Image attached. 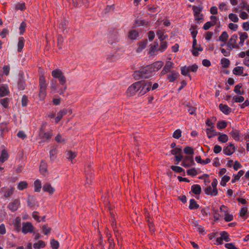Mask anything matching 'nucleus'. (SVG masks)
<instances>
[{"instance_id": "obj_11", "label": "nucleus", "mask_w": 249, "mask_h": 249, "mask_svg": "<svg viewBox=\"0 0 249 249\" xmlns=\"http://www.w3.org/2000/svg\"><path fill=\"white\" fill-rule=\"evenodd\" d=\"M48 165L47 162L44 160H42L40 164L39 171L40 173L44 176H46L48 173Z\"/></svg>"}, {"instance_id": "obj_26", "label": "nucleus", "mask_w": 249, "mask_h": 249, "mask_svg": "<svg viewBox=\"0 0 249 249\" xmlns=\"http://www.w3.org/2000/svg\"><path fill=\"white\" fill-rule=\"evenodd\" d=\"M20 222H21V219L18 216L16 218L15 222L14 223L15 229L17 231H19L20 230V227H21Z\"/></svg>"}, {"instance_id": "obj_20", "label": "nucleus", "mask_w": 249, "mask_h": 249, "mask_svg": "<svg viewBox=\"0 0 249 249\" xmlns=\"http://www.w3.org/2000/svg\"><path fill=\"white\" fill-rule=\"evenodd\" d=\"M191 191L195 195H199L201 192V188L199 185L194 184L191 187Z\"/></svg>"}, {"instance_id": "obj_23", "label": "nucleus", "mask_w": 249, "mask_h": 249, "mask_svg": "<svg viewBox=\"0 0 249 249\" xmlns=\"http://www.w3.org/2000/svg\"><path fill=\"white\" fill-rule=\"evenodd\" d=\"M147 43V40H143L140 42L138 44V47L137 49V52L139 53L141 52L142 50H143L146 47Z\"/></svg>"}, {"instance_id": "obj_6", "label": "nucleus", "mask_w": 249, "mask_h": 249, "mask_svg": "<svg viewBox=\"0 0 249 249\" xmlns=\"http://www.w3.org/2000/svg\"><path fill=\"white\" fill-rule=\"evenodd\" d=\"M195 163L194 162L193 157L188 156H185L184 158H183L181 165L184 167L187 168L195 165Z\"/></svg>"}, {"instance_id": "obj_15", "label": "nucleus", "mask_w": 249, "mask_h": 249, "mask_svg": "<svg viewBox=\"0 0 249 249\" xmlns=\"http://www.w3.org/2000/svg\"><path fill=\"white\" fill-rule=\"evenodd\" d=\"M173 63L171 61H167L166 62L165 65L164 66L163 70L161 71V74L162 75L165 74L166 73L169 72L170 71L171 68L173 67Z\"/></svg>"}, {"instance_id": "obj_50", "label": "nucleus", "mask_w": 249, "mask_h": 249, "mask_svg": "<svg viewBox=\"0 0 249 249\" xmlns=\"http://www.w3.org/2000/svg\"><path fill=\"white\" fill-rule=\"evenodd\" d=\"M217 181L216 178H214L213 179V182H212V186L213 188V193L214 194H218V190L217 189Z\"/></svg>"}, {"instance_id": "obj_7", "label": "nucleus", "mask_w": 249, "mask_h": 249, "mask_svg": "<svg viewBox=\"0 0 249 249\" xmlns=\"http://www.w3.org/2000/svg\"><path fill=\"white\" fill-rule=\"evenodd\" d=\"M238 36L235 34L232 35L230 38L227 44V46L230 48L231 50L233 48H239V46L236 44V40Z\"/></svg>"}, {"instance_id": "obj_59", "label": "nucleus", "mask_w": 249, "mask_h": 249, "mask_svg": "<svg viewBox=\"0 0 249 249\" xmlns=\"http://www.w3.org/2000/svg\"><path fill=\"white\" fill-rule=\"evenodd\" d=\"M187 173L188 175L192 176H195L197 174V171L195 168L188 169L187 171Z\"/></svg>"}, {"instance_id": "obj_19", "label": "nucleus", "mask_w": 249, "mask_h": 249, "mask_svg": "<svg viewBox=\"0 0 249 249\" xmlns=\"http://www.w3.org/2000/svg\"><path fill=\"white\" fill-rule=\"evenodd\" d=\"M9 155L7 151L4 149L1 151V155L0 156V161L3 163L7 160Z\"/></svg>"}, {"instance_id": "obj_52", "label": "nucleus", "mask_w": 249, "mask_h": 249, "mask_svg": "<svg viewBox=\"0 0 249 249\" xmlns=\"http://www.w3.org/2000/svg\"><path fill=\"white\" fill-rule=\"evenodd\" d=\"M182 134V131L180 129H177L175 130L173 134V137L176 139H178L181 137Z\"/></svg>"}, {"instance_id": "obj_24", "label": "nucleus", "mask_w": 249, "mask_h": 249, "mask_svg": "<svg viewBox=\"0 0 249 249\" xmlns=\"http://www.w3.org/2000/svg\"><path fill=\"white\" fill-rule=\"evenodd\" d=\"M25 40L23 37H20L18 38V52H21L24 46Z\"/></svg>"}, {"instance_id": "obj_31", "label": "nucleus", "mask_w": 249, "mask_h": 249, "mask_svg": "<svg viewBox=\"0 0 249 249\" xmlns=\"http://www.w3.org/2000/svg\"><path fill=\"white\" fill-rule=\"evenodd\" d=\"M58 88V84L57 81L54 79L51 80L50 82V89L53 92L55 91Z\"/></svg>"}, {"instance_id": "obj_27", "label": "nucleus", "mask_w": 249, "mask_h": 249, "mask_svg": "<svg viewBox=\"0 0 249 249\" xmlns=\"http://www.w3.org/2000/svg\"><path fill=\"white\" fill-rule=\"evenodd\" d=\"M39 136L41 139H45L49 141L52 136V132H43V133L39 134Z\"/></svg>"}, {"instance_id": "obj_25", "label": "nucleus", "mask_w": 249, "mask_h": 249, "mask_svg": "<svg viewBox=\"0 0 249 249\" xmlns=\"http://www.w3.org/2000/svg\"><path fill=\"white\" fill-rule=\"evenodd\" d=\"M218 135H219V137L218 138V141L225 143L228 141V136L226 134L218 133Z\"/></svg>"}, {"instance_id": "obj_64", "label": "nucleus", "mask_w": 249, "mask_h": 249, "mask_svg": "<svg viewBox=\"0 0 249 249\" xmlns=\"http://www.w3.org/2000/svg\"><path fill=\"white\" fill-rule=\"evenodd\" d=\"M161 41V42L160 43V46L159 48V50L162 52L164 51L167 48V43L166 41Z\"/></svg>"}, {"instance_id": "obj_57", "label": "nucleus", "mask_w": 249, "mask_h": 249, "mask_svg": "<svg viewBox=\"0 0 249 249\" xmlns=\"http://www.w3.org/2000/svg\"><path fill=\"white\" fill-rule=\"evenodd\" d=\"M184 152L186 154L193 155L194 153V149L190 146H187L183 149Z\"/></svg>"}, {"instance_id": "obj_12", "label": "nucleus", "mask_w": 249, "mask_h": 249, "mask_svg": "<svg viewBox=\"0 0 249 249\" xmlns=\"http://www.w3.org/2000/svg\"><path fill=\"white\" fill-rule=\"evenodd\" d=\"M68 112V109L64 108L60 110L57 113V116L55 118V122L57 124L60 122L62 117L67 114Z\"/></svg>"}, {"instance_id": "obj_54", "label": "nucleus", "mask_w": 249, "mask_h": 249, "mask_svg": "<svg viewBox=\"0 0 249 249\" xmlns=\"http://www.w3.org/2000/svg\"><path fill=\"white\" fill-rule=\"evenodd\" d=\"M205 193L208 195H211V196H215L217 194H213V189L212 190V187L209 186L207 187L206 189L204 190Z\"/></svg>"}, {"instance_id": "obj_22", "label": "nucleus", "mask_w": 249, "mask_h": 249, "mask_svg": "<svg viewBox=\"0 0 249 249\" xmlns=\"http://www.w3.org/2000/svg\"><path fill=\"white\" fill-rule=\"evenodd\" d=\"M36 197L33 196H29L27 198V203L30 207H33L36 205Z\"/></svg>"}, {"instance_id": "obj_41", "label": "nucleus", "mask_w": 249, "mask_h": 249, "mask_svg": "<svg viewBox=\"0 0 249 249\" xmlns=\"http://www.w3.org/2000/svg\"><path fill=\"white\" fill-rule=\"evenodd\" d=\"M197 34V31H192L191 35L192 36V37L193 38V49H196V36Z\"/></svg>"}, {"instance_id": "obj_42", "label": "nucleus", "mask_w": 249, "mask_h": 249, "mask_svg": "<svg viewBox=\"0 0 249 249\" xmlns=\"http://www.w3.org/2000/svg\"><path fill=\"white\" fill-rule=\"evenodd\" d=\"M244 174V171L243 170H240L238 174L234 176V178L232 179L231 182L234 183L236 181L238 180L240 177L242 176Z\"/></svg>"}, {"instance_id": "obj_58", "label": "nucleus", "mask_w": 249, "mask_h": 249, "mask_svg": "<svg viewBox=\"0 0 249 249\" xmlns=\"http://www.w3.org/2000/svg\"><path fill=\"white\" fill-rule=\"evenodd\" d=\"M171 169L177 173H181L182 171L184 172V170L183 168L178 166L172 165L171 166Z\"/></svg>"}, {"instance_id": "obj_48", "label": "nucleus", "mask_w": 249, "mask_h": 249, "mask_svg": "<svg viewBox=\"0 0 249 249\" xmlns=\"http://www.w3.org/2000/svg\"><path fill=\"white\" fill-rule=\"evenodd\" d=\"M50 244L52 249H58L59 246V242L53 239L51 240Z\"/></svg>"}, {"instance_id": "obj_44", "label": "nucleus", "mask_w": 249, "mask_h": 249, "mask_svg": "<svg viewBox=\"0 0 249 249\" xmlns=\"http://www.w3.org/2000/svg\"><path fill=\"white\" fill-rule=\"evenodd\" d=\"M242 84H239L236 85L234 87V91L236 93L239 94V95L243 94L244 93V91L243 90L242 91H241L240 90V89L242 88Z\"/></svg>"}, {"instance_id": "obj_63", "label": "nucleus", "mask_w": 249, "mask_h": 249, "mask_svg": "<svg viewBox=\"0 0 249 249\" xmlns=\"http://www.w3.org/2000/svg\"><path fill=\"white\" fill-rule=\"evenodd\" d=\"M13 191H14V189L13 187H11L10 188H9L8 189H7V191L4 194V196L5 198L9 197L13 194Z\"/></svg>"}, {"instance_id": "obj_30", "label": "nucleus", "mask_w": 249, "mask_h": 249, "mask_svg": "<svg viewBox=\"0 0 249 249\" xmlns=\"http://www.w3.org/2000/svg\"><path fill=\"white\" fill-rule=\"evenodd\" d=\"M139 36V33L136 30H131L129 33V38L131 39H136Z\"/></svg>"}, {"instance_id": "obj_36", "label": "nucleus", "mask_w": 249, "mask_h": 249, "mask_svg": "<svg viewBox=\"0 0 249 249\" xmlns=\"http://www.w3.org/2000/svg\"><path fill=\"white\" fill-rule=\"evenodd\" d=\"M229 35L227 32L224 31L219 37V40L226 42L228 39Z\"/></svg>"}, {"instance_id": "obj_61", "label": "nucleus", "mask_w": 249, "mask_h": 249, "mask_svg": "<svg viewBox=\"0 0 249 249\" xmlns=\"http://www.w3.org/2000/svg\"><path fill=\"white\" fill-rule=\"evenodd\" d=\"M229 18L234 22H237L239 19L238 17L235 14L233 13L229 14Z\"/></svg>"}, {"instance_id": "obj_46", "label": "nucleus", "mask_w": 249, "mask_h": 249, "mask_svg": "<svg viewBox=\"0 0 249 249\" xmlns=\"http://www.w3.org/2000/svg\"><path fill=\"white\" fill-rule=\"evenodd\" d=\"M28 187V183L26 181H21L20 182L18 185V188L19 190H23Z\"/></svg>"}, {"instance_id": "obj_2", "label": "nucleus", "mask_w": 249, "mask_h": 249, "mask_svg": "<svg viewBox=\"0 0 249 249\" xmlns=\"http://www.w3.org/2000/svg\"><path fill=\"white\" fill-rule=\"evenodd\" d=\"M39 92L38 94L39 98L40 100H43L46 95V89H47V84L45 78V77L41 75L39 77Z\"/></svg>"}, {"instance_id": "obj_28", "label": "nucleus", "mask_w": 249, "mask_h": 249, "mask_svg": "<svg viewBox=\"0 0 249 249\" xmlns=\"http://www.w3.org/2000/svg\"><path fill=\"white\" fill-rule=\"evenodd\" d=\"M179 75L178 72H174L168 75L167 79L170 82H174Z\"/></svg>"}, {"instance_id": "obj_40", "label": "nucleus", "mask_w": 249, "mask_h": 249, "mask_svg": "<svg viewBox=\"0 0 249 249\" xmlns=\"http://www.w3.org/2000/svg\"><path fill=\"white\" fill-rule=\"evenodd\" d=\"M181 73L183 75L189 76L190 79H191V76L189 74V70L188 69V67L186 66L182 67L181 68Z\"/></svg>"}, {"instance_id": "obj_8", "label": "nucleus", "mask_w": 249, "mask_h": 249, "mask_svg": "<svg viewBox=\"0 0 249 249\" xmlns=\"http://www.w3.org/2000/svg\"><path fill=\"white\" fill-rule=\"evenodd\" d=\"M34 227L31 223L29 222H23L22 223V232L24 234L28 232H32Z\"/></svg>"}, {"instance_id": "obj_53", "label": "nucleus", "mask_w": 249, "mask_h": 249, "mask_svg": "<svg viewBox=\"0 0 249 249\" xmlns=\"http://www.w3.org/2000/svg\"><path fill=\"white\" fill-rule=\"evenodd\" d=\"M220 234L221 237L223 238V240H224L226 242H229L231 241V239L229 237L227 232L223 231L221 232Z\"/></svg>"}, {"instance_id": "obj_47", "label": "nucleus", "mask_w": 249, "mask_h": 249, "mask_svg": "<svg viewBox=\"0 0 249 249\" xmlns=\"http://www.w3.org/2000/svg\"><path fill=\"white\" fill-rule=\"evenodd\" d=\"M9 99L8 98H4L0 100V104L5 108H8Z\"/></svg>"}, {"instance_id": "obj_62", "label": "nucleus", "mask_w": 249, "mask_h": 249, "mask_svg": "<svg viewBox=\"0 0 249 249\" xmlns=\"http://www.w3.org/2000/svg\"><path fill=\"white\" fill-rule=\"evenodd\" d=\"M244 101V97L242 96H240L239 97L234 96L233 97L232 101L233 102L236 103H242Z\"/></svg>"}, {"instance_id": "obj_4", "label": "nucleus", "mask_w": 249, "mask_h": 249, "mask_svg": "<svg viewBox=\"0 0 249 249\" xmlns=\"http://www.w3.org/2000/svg\"><path fill=\"white\" fill-rule=\"evenodd\" d=\"M141 83L138 81L131 85L127 89V93L130 96L134 95L141 88Z\"/></svg>"}, {"instance_id": "obj_39", "label": "nucleus", "mask_w": 249, "mask_h": 249, "mask_svg": "<svg viewBox=\"0 0 249 249\" xmlns=\"http://www.w3.org/2000/svg\"><path fill=\"white\" fill-rule=\"evenodd\" d=\"M18 88L19 90H24L25 88L26 84L22 78H20L18 83Z\"/></svg>"}, {"instance_id": "obj_35", "label": "nucleus", "mask_w": 249, "mask_h": 249, "mask_svg": "<svg viewBox=\"0 0 249 249\" xmlns=\"http://www.w3.org/2000/svg\"><path fill=\"white\" fill-rule=\"evenodd\" d=\"M240 36V42L239 44L242 46L244 44V42L245 41V40L248 37V34L246 32H244L243 33H239Z\"/></svg>"}, {"instance_id": "obj_60", "label": "nucleus", "mask_w": 249, "mask_h": 249, "mask_svg": "<svg viewBox=\"0 0 249 249\" xmlns=\"http://www.w3.org/2000/svg\"><path fill=\"white\" fill-rule=\"evenodd\" d=\"M202 8L197 7L196 6H193V10L194 12V16L196 17V16H198L200 15V12L202 10Z\"/></svg>"}, {"instance_id": "obj_55", "label": "nucleus", "mask_w": 249, "mask_h": 249, "mask_svg": "<svg viewBox=\"0 0 249 249\" xmlns=\"http://www.w3.org/2000/svg\"><path fill=\"white\" fill-rule=\"evenodd\" d=\"M230 179V177L228 176H224L221 179L220 182V185L222 186H225L226 183L228 182Z\"/></svg>"}, {"instance_id": "obj_21", "label": "nucleus", "mask_w": 249, "mask_h": 249, "mask_svg": "<svg viewBox=\"0 0 249 249\" xmlns=\"http://www.w3.org/2000/svg\"><path fill=\"white\" fill-rule=\"evenodd\" d=\"M9 93V91L7 86H3L0 87V97L6 96Z\"/></svg>"}, {"instance_id": "obj_29", "label": "nucleus", "mask_w": 249, "mask_h": 249, "mask_svg": "<svg viewBox=\"0 0 249 249\" xmlns=\"http://www.w3.org/2000/svg\"><path fill=\"white\" fill-rule=\"evenodd\" d=\"M199 205L194 199H191L190 200V205L189 208L191 210L196 209L199 208Z\"/></svg>"}, {"instance_id": "obj_14", "label": "nucleus", "mask_w": 249, "mask_h": 249, "mask_svg": "<svg viewBox=\"0 0 249 249\" xmlns=\"http://www.w3.org/2000/svg\"><path fill=\"white\" fill-rule=\"evenodd\" d=\"M163 62L162 61H156L151 65H149L151 68L152 69V71L154 72L157 71L159 70L162 67Z\"/></svg>"}, {"instance_id": "obj_51", "label": "nucleus", "mask_w": 249, "mask_h": 249, "mask_svg": "<svg viewBox=\"0 0 249 249\" xmlns=\"http://www.w3.org/2000/svg\"><path fill=\"white\" fill-rule=\"evenodd\" d=\"M170 152L172 155L176 156L181 154L182 149L180 147H176L171 150Z\"/></svg>"}, {"instance_id": "obj_16", "label": "nucleus", "mask_w": 249, "mask_h": 249, "mask_svg": "<svg viewBox=\"0 0 249 249\" xmlns=\"http://www.w3.org/2000/svg\"><path fill=\"white\" fill-rule=\"evenodd\" d=\"M219 107L220 110L226 115L229 114L231 111V109L226 105L220 104Z\"/></svg>"}, {"instance_id": "obj_49", "label": "nucleus", "mask_w": 249, "mask_h": 249, "mask_svg": "<svg viewBox=\"0 0 249 249\" xmlns=\"http://www.w3.org/2000/svg\"><path fill=\"white\" fill-rule=\"evenodd\" d=\"M57 153V150L56 148L52 149L50 151V158L51 160H53L56 158V154Z\"/></svg>"}, {"instance_id": "obj_33", "label": "nucleus", "mask_w": 249, "mask_h": 249, "mask_svg": "<svg viewBox=\"0 0 249 249\" xmlns=\"http://www.w3.org/2000/svg\"><path fill=\"white\" fill-rule=\"evenodd\" d=\"M67 158L68 160H72L76 156V153L73 152L71 150H67L66 151Z\"/></svg>"}, {"instance_id": "obj_38", "label": "nucleus", "mask_w": 249, "mask_h": 249, "mask_svg": "<svg viewBox=\"0 0 249 249\" xmlns=\"http://www.w3.org/2000/svg\"><path fill=\"white\" fill-rule=\"evenodd\" d=\"M221 64L222 66V67L225 68H227L230 66V61L227 58H223L221 60Z\"/></svg>"}, {"instance_id": "obj_37", "label": "nucleus", "mask_w": 249, "mask_h": 249, "mask_svg": "<svg viewBox=\"0 0 249 249\" xmlns=\"http://www.w3.org/2000/svg\"><path fill=\"white\" fill-rule=\"evenodd\" d=\"M45 242L42 240H40L38 242L34 244L33 247L35 249H40L45 247Z\"/></svg>"}, {"instance_id": "obj_5", "label": "nucleus", "mask_w": 249, "mask_h": 249, "mask_svg": "<svg viewBox=\"0 0 249 249\" xmlns=\"http://www.w3.org/2000/svg\"><path fill=\"white\" fill-rule=\"evenodd\" d=\"M141 83V88L139 94L141 95L145 94L147 92L149 91L152 86V83L150 82L145 81H140Z\"/></svg>"}, {"instance_id": "obj_1", "label": "nucleus", "mask_w": 249, "mask_h": 249, "mask_svg": "<svg viewBox=\"0 0 249 249\" xmlns=\"http://www.w3.org/2000/svg\"><path fill=\"white\" fill-rule=\"evenodd\" d=\"M149 65L141 69L139 71H134L133 76L135 80L141 78H148L152 75L153 71Z\"/></svg>"}, {"instance_id": "obj_32", "label": "nucleus", "mask_w": 249, "mask_h": 249, "mask_svg": "<svg viewBox=\"0 0 249 249\" xmlns=\"http://www.w3.org/2000/svg\"><path fill=\"white\" fill-rule=\"evenodd\" d=\"M233 73L235 75H241L243 73V67H236L233 70Z\"/></svg>"}, {"instance_id": "obj_43", "label": "nucleus", "mask_w": 249, "mask_h": 249, "mask_svg": "<svg viewBox=\"0 0 249 249\" xmlns=\"http://www.w3.org/2000/svg\"><path fill=\"white\" fill-rule=\"evenodd\" d=\"M215 24V21H208L205 23L203 28L205 30H208L211 27L214 26Z\"/></svg>"}, {"instance_id": "obj_3", "label": "nucleus", "mask_w": 249, "mask_h": 249, "mask_svg": "<svg viewBox=\"0 0 249 249\" xmlns=\"http://www.w3.org/2000/svg\"><path fill=\"white\" fill-rule=\"evenodd\" d=\"M52 75L55 78L58 79L59 84L62 86L64 85L66 82V78L62 71L57 69L52 71Z\"/></svg>"}, {"instance_id": "obj_34", "label": "nucleus", "mask_w": 249, "mask_h": 249, "mask_svg": "<svg viewBox=\"0 0 249 249\" xmlns=\"http://www.w3.org/2000/svg\"><path fill=\"white\" fill-rule=\"evenodd\" d=\"M35 191L39 192L41 188V183L39 179H36L34 182Z\"/></svg>"}, {"instance_id": "obj_17", "label": "nucleus", "mask_w": 249, "mask_h": 249, "mask_svg": "<svg viewBox=\"0 0 249 249\" xmlns=\"http://www.w3.org/2000/svg\"><path fill=\"white\" fill-rule=\"evenodd\" d=\"M206 132L207 137L209 139L218 135V133L216 131V130L214 129V128H207L206 129Z\"/></svg>"}, {"instance_id": "obj_56", "label": "nucleus", "mask_w": 249, "mask_h": 249, "mask_svg": "<svg viewBox=\"0 0 249 249\" xmlns=\"http://www.w3.org/2000/svg\"><path fill=\"white\" fill-rule=\"evenodd\" d=\"M42 229L43 232L45 235H48L49 234L52 230V229L48 227L47 224L43 225L42 227Z\"/></svg>"}, {"instance_id": "obj_10", "label": "nucleus", "mask_w": 249, "mask_h": 249, "mask_svg": "<svg viewBox=\"0 0 249 249\" xmlns=\"http://www.w3.org/2000/svg\"><path fill=\"white\" fill-rule=\"evenodd\" d=\"M235 146L232 143H230L227 146L223 149V153L226 155H231L235 151Z\"/></svg>"}, {"instance_id": "obj_45", "label": "nucleus", "mask_w": 249, "mask_h": 249, "mask_svg": "<svg viewBox=\"0 0 249 249\" xmlns=\"http://www.w3.org/2000/svg\"><path fill=\"white\" fill-rule=\"evenodd\" d=\"M227 123L225 121H219L217 123V127L219 129H224L226 127Z\"/></svg>"}, {"instance_id": "obj_9", "label": "nucleus", "mask_w": 249, "mask_h": 249, "mask_svg": "<svg viewBox=\"0 0 249 249\" xmlns=\"http://www.w3.org/2000/svg\"><path fill=\"white\" fill-rule=\"evenodd\" d=\"M43 191L45 192L48 193L50 195H53L55 192V189L53 188L50 183H45L42 188Z\"/></svg>"}, {"instance_id": "obj_18", "label": "nucleus", "mask_w": 249, "mask_h": 249, "mask_svg": "<svg viewBox=\"0 0 249 249\" xmlns=\"http://www.w3.org/2000/svg\"><path fill=\"white\" fill-rule=\"evenodd\" d=\"M232 137L236 141H239L240 140V131L237 129H232L230 133Z\"/></svg>"}, {"instance_id": "obj_13", "label": "nucleus", "mask_w": 249, "mask_h": 249, "mask_svg": "<svg viewBox=\"0 0 249 249\" xmlns=\"http://www.w3.org/2000/svg\"><path fill=\"white\" fill-rule=\"evenodd\" d=\"M20 205V202L18 199H15L8 204V208L12 211H16Z\"/></svg>"}]
</instances>
